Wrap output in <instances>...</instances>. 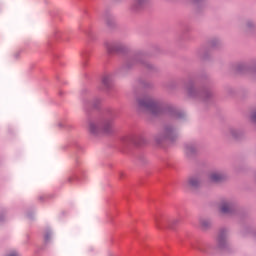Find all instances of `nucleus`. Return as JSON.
I'll use <instances>...</instances> for the list:
<instances>
[{"label": "nucleus", "mask_w": 256, "mask_h": 256, "mask_svg": "<svg viewBox=\"0 0 256 256\" xmlns=\"http://www.w3.org/2000/svg\"><path fill=\"white\" fill-rule=\"evenodd\" d=\"M147 0H135L134 1V9H140V7H143L145 5V2Z\"/></svg>", "instance_id": "obj_6"}, {"label": "nucleus", "mask_w": 256, "mask_h": 256, "mask_svg": "<svg viewBox=\"0 0 256 256\" xmlns=\"http://www.w3.org/2000/svg\"><path fill=\"white\" fill-rule=\"evenodd\" d=\"M209 179H210L211 183H219V182L223 181V179H225V177L223 176V174L213 173L210 175Z\"/></svg>", "instance_id": "obj_4"}, {"label": "nucleus", "mask_w": 256, "mask_h": 256, "mask_svg": "<svg viewBox=\"0 0 256 256\" xmlns=\"http://www.w3.org/2000/svg\"><path fill=\"white\" fill-rule=\"evenodd\" d=\"M42 199H43V196H40V201H42Z\"/></svg>", "instance_id": "obj_11"}, {"label": "nucleus", "mask_w": 256, "mask_h": 256, "mask_svg": "<svg viewBox=\"0 0 256 256\" xmlns=\"http://www.w3.org/2000/svg\"><path fill=\"white\" fill-rule=\"evenodd\" d=\"M221 213H231V205H229L228 203H224L221 205Z\"/></svg>", "instance_id": "obj_5"}, {"label": "nucleus", "mask_w": 256, "mask_h": 256, "mask_svg": "<svg viewBox=\"0 0 256 256\" xmlns=\"http://www.w3.org/2000/svg\"><path fill=\"white\" fill-rule=\"evenodd\" d=\"M103 83H104V85H107V80L104 79V80H103Z\"/></svg>", "instance_id": "obj_10"}, {"label": "nucleus", "mask_w": 256, "mask_h": 256, "mask_svg": "<svg viewBox=\"0 0 256 256\" xmlns=\"http://www.w3.org/2000/svg\"><path fill=\"white\" fill-rule=\"evenodd\" d=\"M138 103L140 107L147 109L152 115H159V113H161V106L150 98L139 100Z\"/></svg>", "instance_id": "obj_2"}, {"label": "nucleus", "mask_w": 256, "mask_h": 256, "mask_svg": "<svg viewBox=\"0 0 256 256\" xmlns=\"http://www.w3.org/2000/svg\"><path fill=\"white\" fill-rule=\"evenodd\" d=\"M252 121L256 123V112L252 115Z\"/></svg>", "instance_id": "obj_9"}, {"label": "nucleus", "mask_w": 256, "mask_h": 256, "mask_svg": "<svg viewBox=\"0 0 256 256\" xmlns=\"http://www.w3.org/2000/svg\"><path fill=\"white\" fill-rule=\"evenodd\" d=\"M89 129L91 133H97V125H95L94 123H90Z\"/></svg>", "instance_id": "obj_7"}, {"label": "nucleus", "mask_w": 256, "mask_h": 256, "mask_svg": "<svg viewBox=\"0 0 256 256\" xmlns=\"http://www.w3.org/2000/svg\"><path fill=\"white\" fill-rule=\"evenodd\" d=\"M179 221H181L179 218L168 219L162 216H156L154 218L155 227L156 229L160 230L166 229V227L173 229L175 225L179 223Z\"/></svg>", "instance_id": "obj_1"}, {"label": "nucleus", "mask_w": 256, "mask_h": 256, "mask_svg": "<svg viewBox=\"0 0 256 256\" xmlns=\"http://www.w3.org/2000/svg\"><path fill=\"white\" fill-rule=\"evenodd\" d=\"M200 181L198 178L192 177L189 178L185 183H184V187H191L192 189H195L197 187H199L200 185Z\"/></svg>", "instance_id": "obj_3"}, {"label": "nucleus", "mask_w": 256, "mask_h": 256, "mask_svg": "<svg viewBox=\"0 0 256 256\" xmlns=\"http://www.w3.org/2000/svg\"><path fill=\"white\" fill-rule=\"evenodd\" d=\"M51 238V234L47 233L44 237L45 241H49V239Z\"/></svg>", "instance_id": "obj_8"}]
</instances>
